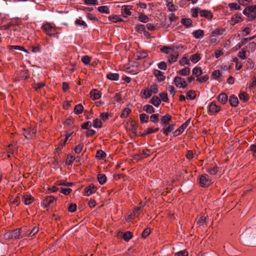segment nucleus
Listing matches in <instances>:
<instances>
[{
	"mask_svg": "<svg viewBox=\"0 0 256 256\" xmlns=\"http://www.w3.org/2000/svg\"><path fill=\"white\" fill-rule=\"evenodd\" d=\"M4 237L6 240H18L24 237L23 229L22 228H17L12 231L6 232Z\"/></svg>",
	"mask_w": 256,
	"mask_h": 256,
	"instance_id": "f257e3e1",
	"label": "nucleus"
},
{
	"mask_svg": "<svg viewBox=\"0 0 256 256\" xmlns=\"http://www.w3.org/2000/svg\"><path fill=\"white\" fill-rule=\"evenodd\" d=\"M252 230L250 228H247L240 236V240L241 242L246 246L250 244V240L252 239L253 236H251Z\"/></svg>",
	"mask_w": 256,
	"mask_h": 256,
	"instance_id": "f03ea898",
	"label": "nucleus"
},
{
	"mask_svg": "<svg viewBox=\"0 0 256 256\" xmlns=\"http://www.w3.org/2000/svg\"><path fill=\"white\" fill-rule=\"evenodd\" d=\"M243 14L252 19L256 18V6H246L244 10Z\"/></svg>",
	"mask_w": 256,
	"mask_h": 256,
	"instance_id": "7ed1b4c3",
	"label": "nucleus"
},
{
	"mask_svg": "<svg viewBox=\"0 0 256 256\" xmlns=\"http://www.w3.org/2000/svg\"><path fill=\"white\" fill-rule=\"evenodd\" d=\"M174 82L176 87L179 88H187L188 84L184 78L180 76H176L174 78Z\"/></svg>",
	"mask_w": 256,
	"mask_h": 256,
	"instance_id": "20e7f679",
	"label": "nucleus"
},
{
	"mask_svg": "<svg viewBox=\"0 0 256 256\" xmlns=\"http://www.w3.org/2000/svg\"><path fill=\"white\" fill-rule=\"evenodd\" d=\"M42 28L46 34L50 36H54L56 32V28L50 24H46L42 26Z\"/></svg>",
	"mask_w": 256,
	"mask_h": 256,
	"instance_id": "39448f33",
	"label": "nucleus"
},
{
	"mask_svg": "<svg viewBox=\"0 0 256 256\" xmlns=\"http://www.w3.org/2000/svg\"><path fill=\"white\" fill-rule=\"evenodd\" d=\"M199 184L202 187L208 186L211 184V180L207 174L202 175L200 178Z\"/></svg>",
	"mask_w": 256,
	"mask_h": 256,
	"instance_id": "423d86ee",
	"label": "nucleus"
},
{
	"mask_svg": "<svg viewBox=\"0 0 256 256\" xmlns=\"http://www.w3.org/2000/svg\"><path fill=\"white\" fill-rule=\"evenodd\" d=\"M132 9V6L124 5L122 6L121 13L124 17L126 18L132 14L130 10Z\"/></svg>",
	"mask_w": 256,
	"mask_h": 256,
	"instance_id": "0eeeda50",
	"label": "nucleus"
},
{
	"mask_svg": "<svg viewBox=\"0 0 256 256\" xmlns=\"http://www.w3.org/2000/svg\"><path fill=\"white\" fill-rule=\"evenodd\" d=\"M34 200V198L30 194H24L22 196V202L26 205H30Z\"/></svg>",
	"mask_w": 256,
	"mask_h": 256,
	"instance_id": "6e6552de",
	"label": "nucleus"
},
{
	"mask_svg": "<svg viewBox=\"0 0 256 256\" xmlns=\"http://www.w3.org/2000/svg\"><path fill=\"white\" fill-rule=\"evenodd\" d=\"M39 228L37 226H34L30 232L29 230H26L23 229V236H34L38 232Z\"/></svg>",
	"mask_w": 256,
	"mask_h": 256,
	"instance_id": "1a4fd4ad",
	"label": "nucleus"
},
{
	"mask_svg": "<svg viewBox=\"0 0 256 256\" xmlns=\"http://www.w3.org/2000/svg\"><path fill=\"white\" fill-rule=\"evenodd\" d=\"M56 200V198L53 196H47L42 202V204L44 207H48L50 204Z\"/></svg>",
	"mask_w": 256,
	"mask_h": 256,
	"instance_id": "9d476101",
	"label": "nucleus"
},
{
	"mask_svg": "<svg viewBox=\"0 0 256 256\" xmlns=\"http://www.w3.org/2000/svg\"><path fill=\"white\" fill-rule=\"evenodd\" d=\"M220 110V107L216 104V102H212L210 106L208 111L212 113H217Z\"/></svg>",
	"mask_w": 256,
	"mask_h": 256,
	"instance_id": "9b49d317",
	"label": "nucleus"
},
{
	"mask_svg": "<svg viewBox=\"0 0 256 256\" xmlns=\"http://www.w3.org/2000/svg\"><path fill=\"white\" fill-rule=\"evenodd\" d=\"M200 15L202 17H204L207 19L211 20L213 17L212 12L208 10H200Z\"/></svg>",
	"mask_w": 256,
	"mask_h": 256,
	"instance_id": "f8f14e48",
	"label": "nucleus"
},
{
	"mask_svg": "<svg viewBox=\"0 0 256 256\" xmlns=\"http://www.w3.org/2000/svg\"><path fill=\"white\" fill-rule=\"evenodd\" d=\"M190 120H187L178 129H177L174 132L176 136H178L181 134L188 126L189 124Z\"/></svg>",
	"mask_w": 256,
	"mask_h": 256,
	"instance_id": "ddd939ff",
	"label": "nucleus"
},
{
	"mask_svg": "<svg viewBox=\"0 0 256 256\" xmlns=\"http://www.w3.org/2000/svg\"><path fill=\"white\" fill-rule=\"evenodd\" d=\"M228 96L224 92L220 94L218 97V100L222 104H226L228 102Z\"/></svg>",
	"mask_w": 256,
	"mask_h": 256,
	"instance_id": "4468645a",
	"label": "nucleus"
},
{
	"mask_svg": "<svg viewBox=\"0 0 256 256\" xmlns=\"http://www.w3.org/2000/svg\"><path fill=\"white\" fill-rule=\"evenodd\" d=\"M154 74L160 82H162L166 78V77L163 74V72L159 70H155L154 71Z\"/></svg>",
	"mask_w": 256,
	"mask_h": 256,
	"instance_id": "2eb2a0df",
	"label": "nucleus"
},
{
	"mask_svg": "<svg viewBox=\"0 0 256 256\" xmlns=\"http://www.w3.org/2000/svg\"><path fill=\"white\" fill-rule=\"evenodd\" d=\"M229 102L232 106L236 107L238 104V98L234 94L230 96L229 98Z\"/></svg>",
	"mask_w": 256,
	"mask_h": 256,
	"instance_id": "dca6fc26",
	"label": "nucleus"
},
{
	"mask_svg": "<svg viewBox=\"0 0 256 256\" xmlns=\"http://www.w3.org/2000/svg\"><path fill=\"white\" fill-rule=\"evenodd\" d=\"M159 130L158 128H148L145 130L142 133L140 134V136H144L148 134L157 132Z\"/></svg>",
	"mask_w": 256,
	"mask_h": 256,
	"instance_id": "f3484780",
	"label": "nucleus"
},
{
	"mask_svg": "<svg viewBox=\"0 0 256 256\" xmlns=\"http://www.w3.org/2000/svg\"><path fill=\"white\" fill-rule=\"evenodd\" d=\"M96 190V188L94 186H88L85 188L84 195L89 196L91 194L94 193Z\"/></svg>",
	"mask_w": 256,
	"mask_h": 256,
	"instance_id": "a211bd4d",
	"label": "nucleus"
},
{
	"mask_svg": "<svg viewBox=\"0 0 256 256\" xmlns=\"http://www.w3.org/2000/svg\"><path fill=\"white\" fill-rule=\"evenodd\" d=\"M24 135L27 139L31 138L35 134L36 130H28L24 129Z\"/></svg>",
	"mask_w": 256,
	"mask_h": 256,
	"instance_id": "6ab92c4d",
	"label": "nucleus"
},
{
	"mask_svg": "<svg viewBox=\"0 0 256 256\" xmlns=\"http://www.w3.org/2000/svg\"><path fill=\"white\" fill-rule=\"evenodd\" d=\"M90 96L92 100H98L101 96L100 91L95 89L91 91Z\"/></svg>",
	"mask_w": 256,
	"mask_h": 256,
	"instance_id": "aec40b11",
	"label": "nucleus"
},
{
	"mask_svg": "<svg viewBox=\"0 0 256 256\" xmlns=\"http://www.w3.org/2000/svg\"><path fill=\"white\" fill-rule=\"evenodd\" d=\"M193 36L196 38H201L204 36V31L202 30H194L192 33Z\"/></svg>",
	"mask_w": 256,
	"mask_h": 256,
	"instance_id": "412c9836",
	"label": "nucleus"
},
{
	"mask_svg": "<svg viewBox=\"0 0 256 256\" xmlns=\"http://www.w3.org/2000/svg\"><path fill=\"white\" fill-rule=\"evenodd\" d=\"M150 102L154 106L158 107L161 102V100L158 96H154L150 100Z\"/></svg>",
	"mask_w": 256,
	"mask_h": 256,
	"instance_id": "4be33fe9",
	"label": "nucleus"
},
{
	"mask_svg": "<svg viewBox=\"0 0 256 256\" xmlns=\"http://www.w3.org/2000/svg\"><path fill=\"white\" fill-rule=\"evenodd\" d=\"M190 70L188 67H185L178 72V74L182 76H187L190 74Z\"/></svg>",
	"mask_w": 256,
	"mask_h": 256,
	"instance_id": "5701e85b",
	"label": "nucleus"
},
{
	"mask_svg": "<svg viewBox=\"0 0 256 256\" xmlns=\"http://www.w3.org/2000/svg\"><path fill=\"white\" fill-rule=\"evenodd\" d=\"M174 124H171L168 126H165L163 128L162 131L164 134L168 135L169 133L171 132L174 130Z\"/></svg>",
	"mask_w": 256,
	"mask_h": 256,
	"instance_id": "b1692460",
	"label": "nucleus"
},
{
	"mask_svg": "<svg viewBox=\"0 0 256 256\" xmlns=\"http://www.w3.org/2000/svg\"><path fill=\"white\" fill-rule=\"evenodd\" d=\"M141 94H142L146 99L150 98L152 94L150 88H148L143 89L141 92Z\"/></svg>",
	"mask_w": 256,
	"mask_h": 256,
	"instance_id": "393cba45",
	"label": "nucleus"
},
{
	"mask_svg": "<svg viewBox=\"0 0 256 256\" xmlns=\"http://www.w3.org/2000/svg\"><path fill=\"white\" fill-rule=\"evenodd\" d=\"M97 179L100 184H103L106 181V177L104 174H98L97 176Z\"/></svg>",
	"mask_w": 256,
	"mask_h": 256,
	"instance_id": "a878e982",
	"label": "nucleus"
},
{
	"mask_svg": "<svg viewBox=\"0 0 256 256\" xmlns=\"http://www.w3.org/2000/svg\"><path fill=\"white\" fill-rule=\"evenodd\" d=\"M171 118L172 116L168 114H167L164 116H163L161 118V123L162 124H164L165 126L168 124V122L171 120Z\"/></svg>",
	"mask_w": 256,
	"mask_h": 256,
	"instance_id": "bb28decb",
	"label": "nucleus"
},
{
	"mask_svg": "<svg viewBox=\"0 0 256 256\" xmlns=\"http://www.w3.org/2000/svg\"><path fill=\"white\" fill-rule=\"evenodd\" d=\"M108 79L112 80H118L119 79V74L117 73H108L106 75Z\"/></svg>",
	"mask_w": 256,
	"mask_h": 256,
	"instance_id": "cd10ccee",
	"label": "nucleus"
},
{
	"mask_svg": "<svg viewBox=\"0 0 256 256\" xmlns=\"http://www.w3.org/2000/svg\"><path fill=\"white\" fill-rule=\"evenodd\" d=\"M225 32L226 31L224 28H218L215 29L214 31H212V34H213L214 36H216V34L218 36H223L226 34Z\"/></svg>",
	"mask_w": 256,
	"mask_h": 256,
	"instance_id": "c85d7f7f",
	"label": "nucleus"
},
{
	"mask_svg": "<svg viewBox=\"0 0 256 256\" xmlns=\"http://www.w3.org/2000/svg\"><path fill=\"white\" fill-rule=\"evenodd\" d=\"M143 110L148 114H152L154 112V109L151 105L146 104L143 106Z\"/></svg>",
	"mask_w": 256,
	"mask_h": 256,
	"instance_id": "c756f323",
	"label": "nucleus"
},
{
	"mask_svg": "<svg viewBox=\"0 0 256 256\" xmlns=\"http://www.w3.org/2000/svg\"><path fill=\"white\" fill-rule=\"evenodd\" d=\"M228 8L230 9V10H240V6L239 3H235L232 2L230 3L228 5Z\"/></svg>",
	"mask_w": 256,
	"mask_h": 256,
	"instance_id": "7c9ffc66",
	"label": "nucleus"
},
{
	"mask_svg": "<svg viewBox=\"0 0 256 256\" xmlns=\"http://www.w3.org/2000/svg\"><path fill=\"white\" fill-rule=\"evenodd\" d=\"M190 60L193 63H196L200 60V54L198 53L192 54L190 57Z\"/></svg>",
	"mask_w": 256,
	"mask_h": 256,
	"instance_id": "2f4dec72",
	"label": "nucleus"
},
{
	"mask_svg": "<svg viewBox=\"0 0 256 256\" xmlns=\"http://www.w3.org/2000/svg\"><path fill=\"white\" fill-rule=\"evenodd\" d=\"M192 74L198 77L202 74V70L200 67H195L192 70Z\"/></svg>",
	"mask_w": 256,
	"mask_h": 256,
	"instance_id": "473e14b6",
	"label": "nucleus"
},
{
	"mask_svg": "<svg viewBox=\"0 0 256 256\" xmlns=\"http://www.w3.org/2000/svg\"><path fill=\"white\" fill-rule=\"evenodd\" d=\"M83 110V106L80 104H78L75 106L74 108V112L76 114H79L82 113Z\"/></svg>",
	"mask_w": 256,
	"mask_h": 256,
	"instance_id": "72a5a7b5",
	"label": "nucleus"
},
{
	"mask_svg": "<svg viewBox=\"0 0 256 256\" xmlns=\"http://www.w3.org/2000/svg\"><path fill=\"white\" fill-rule=\"evenodd\" d=\"M181 23L186 28H190L192 26V20L190 18H182Z\"/></svg>",
	"mask_w": 256,
	"mask_h": 256,
	"instance_id": "f704fd0d",
	"label": "nucleus"
},
{
	"mask_svg": "<svg viewBox=\"0 0 256 256\" xmlns=\"http://www.w3.org/2000/svg\"><path fill=\"white\" fill-rule=\"evenodd\" d=\"M98 11L100 13L109 14L110 10L108 6H104L98 7Z\"/></svg>",
	"mask_w": 256,
	"mask_h": 256,
	"instance_id": "c9c22d12",
	"label": "nucleus"
},
{
	"mask_svg": "<svg viewBox=\"0 0 256 256\" xmlns=\"http://www.w3.org/2000/svg\"><path fill=\"white\" fill-rule=\"evenodd\" d=\"M196 94L195 91L190 90L186 94V98L189 100H194L196 98Z\"/></svg>",
	"mask_w": 256,
	"mask_h": 256,
	"instance_id": "e433bc0d",
	"label": "nucleus"
},
{
	"mask_svg": "<svg viewBox=\"0 0 256 256\" xmlns=\"http://www.w3.org/2000/svg\"><path fill=\"white\" fill-rule=\"evenodd\" d=\"M131 110L129 108H126L123 110L120 116L122 118H126L128 116Z\"/></svg>",
	"mask_w": 256,
	"mask_h": 256,
	"instance_id": "4c0bfd02",
	"label": "nucleus"
},
{
	"mask_svg": "<svg viewBox=\"0 0 256 256\" xmlns=\"http://www.w3.org/2000/svg\"><path fill=\"white\" fill-rule=\"evenodd\" d=\"M10 203L12 204H16V206H18L20 203V196H17L15 198H10Z\"/></svg>",
	"mask_w": 256,
	"mask_h": 256,
	"instance_id": "58836bf2",
	"label": "nucleus"
},
{
	"mask_svg": "<svg viewBox=\"0 0 256 256\" xmlns=\"http://www.w3.org/2000/svg\"><path fill=\"white\" fill-rule=\"evenodd\" d=\"M75 160L76 158L72 154H68L66 160V164L70 165L72 164Z\"/></svg>",
	"mask_w": 256,
	"mask_h": 256,
	"instance_id": "ea45409f",
	"label": "nucleus"
},
{
	"mask_svg": "<svg viewBox=\"0 0 256 256\" xmlns=\"http://www.w3.org/2000/svg\"><path fill=\"white\" fill-rule=\"evenodd\" d=\"M102 126V122L100 119L96 118L93 122V126L94 128H100Z\"/></svg>",
	"mask_w": 256,
	"mask_h": 256,
	"instance_id": "a19ab883",
	"label": "nucleus"
},
{
	"mask_svg": "<svg viewBox=\"0 0 256 256\" xmlns=\"http://www.w3.org/2000/svg\"><path fill=\"white\" fill-rule=\"evenodd\" d=\"M138 20L140 22H148L149 18L147 16H146L143 14H141L138 16Z\"/></svg>",
	"mask_w": 256,
	"mask_h": 256,
	"instance_id": "79ce46f5",
	"label": "nucleus"
},
{
	"mask_svg": "<svg viewBox=\"0 0 256 256\" xmlns=\"http://www.w3.org/2000/svg\"><path fill=\"white\" fill-rule=\"evenodd\" d=\"M206 217L204 216L198 217L196 220V222L198 224H199L200 226L202 225L206 222Z\"/></svg>",
	"mask_w": 256,
	"mask_h": 256,
	"instance_id": "37998d69",
	"label": "nucleus"
},
{
	"mask_svg": "<svg viewBox=\"0 0 256 256\" xmlns=\"http://www.w3.org/2000/svg\"><path fill=\"white\" fill-rule=\"evenodd\" d=\"M106 156V154L102 150H98L96 157L98 159H104Z\"/></svg>",
	"mask_w": 256,
	"mask_h": 256,
	"instance_id": "c03bdc74",
	"label": "nucleus"
},
{
	"mask_svg": "<svg viewBox=\"0 0 256 256\" xmlns=\"http://www.w3.org/2000/svg\"><path fill=\"white\" fill-rule=\"evenodd\" d=\"M239 98L244 102H246L248 100V95L246 92H242L240 94Z\"/></svg>",
	"mask_w": 256,
	"mask_h": 256,
	"instance_id": "a18cd8bd",
	"label": "nucleus"
},
{
	"mask_svg": "<svg viewBox=\"0 0 256 256\" xmlns=\"http://www.w3.org/2000/svg\"><path fill=\"white\" fill-rule=\"evenodd\" d=\"M140 120L142 123L147 122L148 120V116L145 114L140 115Z\"/></svg>",
	"mask_w": 256,
	"mask_h": 256,
	"instance_id": "49530a36",
	"label": "nucleus"
},
{
	"mask_svg": "<svg viewBox=\"0 0 256 256\" xmlns=\"http://www.w3.org/2000/svg\"><path fill=\"white\" fill-rule=\"evenodd\" d=\"M109 20L112 21L114 22H119L122 21L120 16H118L117 15L110 16L109 17Z\"/></svg>",
	"mask_w": 256,
	"mask_h": 256,
	"instance_id": "de8ad7c7",
	"label": "nucleus"
},
{
	"mask_svg": "<svg viewBox=\"0 0 256 256\" xmlns=\"http://www.w3.org/2000/svg\"><path fill=\"white\" fill-rule=\"evenodd\" d=\"M132 238V234L130 232H126L123 234L122 238L126 242Z\"/></svg>",
	"mask_w": 256,
	"mask_h": 256,
	"instance_id": "09e8293b",
	"label": "nucleus"
},
{
	"mask_svg": "<svg viewBox=\"0 0 256 256\" xmlns=\"http://www.w3.org/2000/svg\"><path fill=\"white\" fill-rule=\"evenodd\" d=\"M75 24L77 26L79 25L82 26L84 28H85L88 26L86 24L85 22L84 21L80 19H77L75 21Z\"/></svg>",
	"mask_w": 256,
	"mask_h": 256,
	"instance_id": "8fccbe9b",
	"label": "nucleus"
},
{
	"mask_svg": "<svg viewBox=\"0 0 256 256\" xmlns=\"http://www.w3.org/2000/svg\"><path fill=\"white\" fill-rule=\"evenodd\" d=\"M142 206H138V207L134 208L132 212V214L134 216H138L139 215V212L142 211Z\"/></svg>",
	"mask_w": 256,
	"mask_h": 256,
	"instance_id": "3c124183",
	"label": "nucleus"
},
{
	"mask_svg": "<svg viewBox=\"0 0 256 256\" xmlns=\"http://www.w3.org/2000/svg\"><path fill=\"white\" fill-rule=\"evenodd\" d=\"M160 115L158 114H153L150 116V120L154 123L158 122Z\"/></svg>",
	"mask_w": 256,
	"mask_h": 256,
	"instance_id": "603ef678",
	"label": "nucleus"
},
{
	"mask_svg": "<svg viewBox=\"0 0 256 256\" xmlns=\"http://www.w3.org/2000/svg\"><path fill=\"white\" fill-rule=\"evenodd\" d=\"M200 10L199 8H193L191 10L192 15L194 18H196L198 16V13Z\"/></svg>",
	"mask_w": 256,
	"mask_h": 256,
	"instance_id": "864d4df0",
	"label": "nucleus"
},
{
	"mask_svg": "<svg viewBox=\"0 0 256 256\" xmlns=\"http://www.w3.org/2000/svg\"><path fill=\"white\" fill-rule=\"evenodd\" d=\"M238 56L241 59L244 60L246 58V52L244 50H241L238 54Z\"/></svg>",
	"mask_w": 256,
	"mask_h": 256,
	"instance_id": "5fc2aeb1",
	"label": "nucleus"
},
{
	"mask_svg": "<svg viewBox=\"0 0 256 256\" xmlns=\"http://www.w3.org/2000/svg\"><path fill=\"white\" fill-rule=\"evenodd\" d=\"M83 147H84L83 144H78V146H76V147L75 148L74 150V152L76 154H80L82 152Z\"/></svg>",
	"mask_w": 256,
	"mask_h": 256,
	"instance_id": "6e6d98bb",
	"label": "nucleus"
},
{
	"mask_svg": "<svg viewBox=\"0 0 256 256\" xmlns=\"http://www.w3.org/2000/svg\"><path fill=\"white\" fill-rule=\"evenodd\" d=\"M178 57V54H171L168 58V61L170 64H172L176 61Z\"/></svg>",
	"mask_w": 256,
	"mask_h": 256,
	"instance_id": "4d7b16f0",
	"label": "nucleus"
},
{
	"mask_svg": "<svg viewBox=\"0 0 256 256\" xmlns=\"http://www.w3.org/2000/svg\"><path fill=\"white\" fill-rule=\"evenodd\" d=\"M147 56V53L144 52H138L136 54V57L138 60L142 59Z\"/></svg>",
	"mask_w": 256,
	"mask_h": 256,
	"instance_id": "13d9d810",
	"label": "nucleus"
},
{
	"mask_svg": "<svg viewBox=\"0 0 256 256\" xmlns=\"http://www.w3.org/2000/svg\"><path fill=\"white\" fill-rule=\"evenodd\" d=\"M91 60V58L88 56H84L82 58V62L85 64H88Z\"/></svg>",
	"mask_w": 256,
	"mask_h": 256,
	"instance_id": "bf43d9fd",
	"label": "nucleus"
},
{
	"mask_svg": "<svg viewBox=\"0 0 256 256\" xmlns=\"http://www.w3.org/2000/svg\"><path fill=\"white\" fill-rule=\"evenodd\" d=\"M166 6L169 11L173 12L176 10V6L171 2H168L166 4Z\"/></svg>",
	"mask_w": 256,
	"mask_h": 256,
	"instance_id": "052dcab7",
	"label": "nucleus"
},
{
	"mask_svg": "<svg viewBox=\"0 0 256 256\" xmlns=\"http://www.w3.org/2000/svg\"><path fill=\"white\" fill-rule=\"evenodd\" d=\"M72 189L70 188H62L60 192L65 195H68L72 192Z\"/></svg>",
	"mask_w": 256,
	"mask_h": 256,
	"instance_id": "680f3d73",
	"label": "nucleus"
},
{
	"mask_svg": "<svg viewBox=\"0 0 256 256\" xmlns=\"http://www.w3.org/2000/svg\"><path fill=\"white\" fill-rule=\"evenodd\" d=\"M20 76L22 78L25 80L28 78V70H24L20 73Z\"/></svg>",
	"mask_w": 256,
	"mask_h": 256,
	"instance_id": "e2e57ef3",
	"label": "nucleus"
},
{
	"mask_svg": "<svg viewBox=\"0 0 256 256\" xmlns=\"http://www.w3.org/2000/svg\"><path fill=\"white\" fill-rule=\"evenodd\" d=\"M161 101L166 102L168 100V94L166 92H162L160 94Z\"/></svg>",
	"mask_w": 256,
	"mask_h": 256,
	"instance_id": "0e129e2a",
	"label": "nucleus"
},
{
	"mask_svg": "<svg viewBox=\"0 0 256 256\" xmlns=\"http://www.w3.org/2000/svg\"><path fill=\"white\" fill-rule=\"evenodd\" d=\"M221 76V73L219 70H215L212 73V78L214 79H218Z\"/></svg>",
	"mask_w": 256,
	"mask_h": 256,
	"instance_id": "69168bd1",
	"label": "nucleus"
},
{
	"mask_svg": "<svg viewBox=\"0 0 256 256\" xmlns=\"http://www.w3.org/2000/svg\"><path fill=\"white\" fill-rule=\"evenodd\" d=\"M208 75H205L204 76L200 77L196 79V80H198L200 82H205L208 80Z\"/></svg>",
	"mask_w": 256,
	"mask_h": 256,
	"instance_id": "338daca9",
	"label": "nucleus"
},
{
	"mask_svg": "<svg viewBox=\"0 0 256 256\" xmlns=\"http://www.w3.org/2000/svg\"><path fill=\"white\" fill-rule=\"evenodd\" d=\"M188 252L186 250H181L175 254L174 256H188Z\"/></svg>",
	"mask_w": 256,
	"mask_h": 256,
	"instance_id": "774afa93",
	"label": "nucleus"
}]
</instances>
